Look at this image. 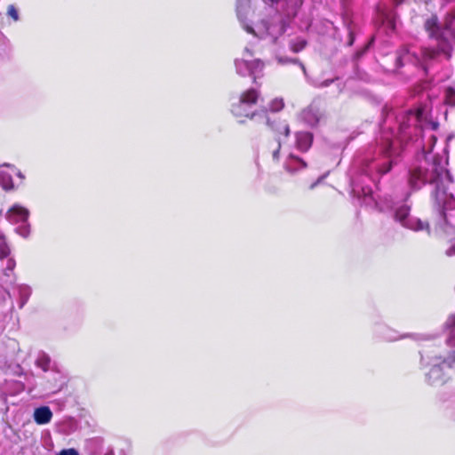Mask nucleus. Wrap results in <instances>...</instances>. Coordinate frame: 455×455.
Masks as SVG:
<instances>
[{"label":"nucleus","instance_id":"f257e3e1","mask_svg":"<svg viewBox=\"0 0 455 455\" xmlns=\"http://www.w3.org/2000/svg\"><path fill=\"white\" fill-rule=\"evenodd\" d=\"M259 96V92L253 88L243 92L238 100L232 103L231 113L237 118H248L250 120L257 118L258 121L260 118H266L267 109L265 108L252 110V108L257 105Z\"/></svg>","mask_w":455,"mask_h":455},{"label":"nucleus","instance_id":"f03ea898","mask_svg":"<svg viewBox=\"0 0 455 455\" xmlns=\"http://www.w3.org/2000/svg\"><path fill=\"white\" fill-rule=\"evenodd\" d=\"M426 164L423 170L429 184L435 185V188L439 185L452 184V179L446 169L447 161L443 160V156H434L431 162Z\"/></svg>","mask_w":455,"mask_h":455},{"label":"nucleus","instance_id":"7ed1b4c3","mask_svg":"<svg viewBox=\"0 0 455 455\" xmlns=\"http://www.w3.org/2000/svg\"><path fill=\"white\" fill-rule=\"evenodd\" d=\"M420 54L424 69L427 71V67L433 62L437 60L440 54H444L447 60L451 58L452 46L450 42L437 43L436 48L432 47H422L420 49Z\"/></svg>","mask_w":455,"mask_h":455},{"label":"nucleus","instance_id":"20e7f679","mask_svg":"<svg viewBox=\"0 0 455 455\" xmlns=\"http://www.w3.org/2000/svg\"><path fill=\"white\" fill-rule=\"evenodd\" d=\"M451 184L439 185L435 188L434 198L435 204L442 209L443 214L445 215L444 212L455 209V196L451 191Z\"/></svg>","mask_w":455,"mask_h":455},{"label":"nucleus","instance_id":"39448f33","mask_svg":"<svg viewBox=\"0 0 455 455\" xmlns=\"http://www.w3.org/2000/svg\"><path fill=\"white\" fill-rule=\"evenodd\" d=\"M259 122L267 125L276 141H281L282 138L286 139L290 135L288 124L276 116H268L267 110L266 111V118H260Z\"/></svg>","mask_w":455,"mask_h":455},{"label":"nucleus","instance_id":"423d86ee","mask_svg":"<svg viewBox=\"0 0 455 455\" xmlns=\"http://www.w3.org/2000/svg\"><path fill=\"white\" fill-rule=\"evenodd\" d=\"M252 56V52L249 49H245L243 58L237 60L235 64L237 68H241L242 66H244L249 70L250 75L253 76V82H255L256 74L260 73L264 69L265 63L259 59H251Z\"/></svg>","mask_w":455,"mask_h":455},{"label":"nucleus","instance_id":"0eeeda50","mask_svg":"<svg viewBox=\"0 0 455 455\" xmlns=\"http://www.w3.org/2000/svg\"><path fill=\"white\" fill-rule=\"evenodd\" d=\"M424 29L427 33L428 37L435 39L437 43L450 42L444 36L439 24L438 17L435 14H432L425 20Z\"/></svg>","mask_w":455,"mask_h":455},{"label":"nucleus","instance_id":"6e6552de","mask_svg":"<svg viewBox=\"0 0 455 455\" xmlns=\"http://www.w3.org/2000/svg\"><path fill=\"white\" fill-rule=\"evenodd\" d=\"M410 214V207L406 205H403L396 209L395 213V218L397 221H399L403 227L413 228L417 230H423L425 228H428V224L427 222H423L421 220L417 221V226L415 227L413 223H411V220H409Z\"/></svg>","mask_w":455,"mask_h":455},{"label":"nucleus","instance_id":"1a4fd4ad","mask_svg":"<svg viewBox=\"0 0 455 455\" xmlns=\"http://www.w3.org/2000/svg\"><path fill=\"white\" fill-rule=\"evenodd\" d=\"M426 175L423 166H416L410 169L407 180L411 189L414 191L419 190L423 186L428 183Z\"/></svg>","mask_w":455,"mask_h":455},{"label":"nucleus","instance_id":"9d476101","mask_svg":"<svg viewBox=\"0 0 455 455\" xmlns=\"http://www.w3.org/2000/svg\"><path fill=\"white\" fill-rule=\"evenodd\" d=\"M28 218V211L18 204L11 207L6 212V219L12 223L25 222Z\"/></svg>","mask_w":455,"mask_h":455},{"label":"nucleus","instance_id":"9b49d317","mask_svg":"<svg viewBox=\"0 0 455 455\" xmlns=\"http://www.w3.org/2000/svg\"><path fill=\"white\" fill-rule=\"evenodd\" d=\"M314 136L309 132H299L296 134V147L301 152H307L312 147Z\"/></svg>","mask_w":455,"mask_h":455},{"label":"nucleus","instance_id":"f8f14e48","mask_svg":"<svg viewBox=\"0 0 455 455\" xmlns=\"http://www.w3.org/2000/svg\"><path fill=\"white\" fill-rule=\"evenodd\" d=\"M52 412L48 406H41L34 411V419L38 425H44L51 421Z\"/></svg>","mask_w":455,"mask_h":455},{"label":"nucleus","instance_id":"ddd939ff","mask_svg":"<svg viewBox=\"0 0 455 455\" xmlns=\"http://www.w3.org/2000/svg\"><path fill=\"white\" fill-rule=\"evenodd\" d=\"M427 376L431 383L440 382L441 384H443L446 381V379L443 377V369L440 365H434L430 369Z\"/></svg>","mask_w":455,"mask_h":455},{"label":"nucleus","instance_id":"4468645a","mask_svg":"<svg viewBox=\"0 0 455 455\" xmlns=\"http://www.w3.org/2000/svg\"><path fill=\"white\" fill-rule=\"evenodd\" d=\"M0 186L7 192L15 188L12 176L5 172H0Z\"/></svg>","mask_w":455,"mask_h":455},{"label":"nucleus","instance_id":"2eb2a0df","mask_svg":"<svg viewBox=\"0 0 455 455\" xmlns=\"http://www.w3.org/2000/svg\"><path fill=\"white\" fill-rule=\"evenodd\" d=\"M443 103L451 108H455V87L448 86L444 91Z\"/></svg>","mask_w":455,"mask_h":455},{"label":"nucleus","instance_id":"dca6fc26","mask_svg":"<svg viewBox=\"0 0 455 455\" xmlns=\"http://www.w3.org/2000/svg\"><path fill=\"white\" fill-rule=\"evenodd\" d=\"M395 164V162L394 160L388 159L386 162H384L383 164H379L376 167V172L379 175H385L392 170V168Z\"/></svg>","mask_w":455,"mask_h":455},{"label":"nucleus","instance_id":"f3484780","mask_svg":"<svg viewBox=\"0 0 455 455\" xmlns=\"http://www.w3.org/2000/svg\"><path fill=\"white\" fill-rule=\"evenodd\" d=\"M11 254V249L6 243L5 235H4V238L0 239V259L7 258Z\"/></svg>","mask_w":455,"mask_h":455},{"label":"nucleus","instance_id":"a211bd4d","mask_svg":"<svg viewBox=\"0 0 455 455\" xmlns=\"http://www.w3.org/2000/svg\"><path fill=\"white\" fill-rule=\"evenodd\" d=\"M50 358L46 355H43L42 357L36 360V365L41 368L44 371H47L50 368Z\"/></svg>","mask_w":455,"mask_h":455},{"label":"nucleus","instance_id":"6ab92c4d","mask_svg":"<svg viewBox=\"0 0 455 455\" xmlns=\"http://www.w3.org/2000/svg\"><path fill=\"white\" fill-rule=\"evenodd\" d=\"M307 41L304 39L298 40L291 44V49L293 52H299L305 49L307 46Z\"/></svg>","mask_w":455,"mask_h":455},{"label":"nucleus","instance_id":"aec40b11","mask_svg":"<svg viewBox=\"0 0 455 455\" xmlns=\"http://www.w3.org/2000/svg\"><path fill=\"white\" fill-rule=\"evenodd\" d=\"M281 141H276L270 154L274 162H278L280 158Z\"/></svg>","mask_w":455,"mask_h":455},{"label":"nucleus","instance_id":"412c9836","mask_svg":"<svg viewBox=\"0 0 455 455\" xmlns=\"http://www.w3.org/2000/svg\"><path fill=\"white\" fill-rule=\"evenodd\" d=\"M455 20V13H449L445 17L443 29L451 31L452 23Z\"/></svg>","mask_w":455,"mask_h":455},{"label":"nucleus","instance_id":"4be33fe9","mask_svg":"<svg viewBox=\"0 0 455 455\" xmlns=\"http://www.w3.org/2000/svg\"><path fill=\"white\" fill-rule=\"evenodd\" d=\"M7 14L11 17L14 21L19 20V13L16 7L13 4H10L7 7Z\"/></svg>","mask_w":455,"mask_h":455},{"label":"nucleus","instance_id":"5701e85b","mask_svg":"<svg viewBox=\"0 0 455 455\" xmlns=\"http://www.w3.org/2000/svg\"><path fill=\"white\" fill-rule=\"evenodd\" d=\"M445 254L448 257L455 256V238L450 241V245L445 251Z\"/></svg>","mask_w":455,"mask_h":455},{"label":"nucleus","instance_id":"b1692460","mask_svg":"<svg viewBox=\"0 0 455 455\" xmlns=\"http://www.w3.org/2000/svg\"><path fill=\"white\" fill-rule=\"evenodd\" d=\"M58 455H79L78 451L74 448L61 450Z\"/></svg>","mask_w":455,"mask_h":455},{"label":"nucleus","instance_id":"393cba45","mask_svg":"<svg viewBox=\"0 0 455 455\" xmlns=\"http://www.w3.org/2000/svg\"><path fill=\"white\" fill-rule=\"evenodd\" d=\"M445 325L447 328L452 330L455 328V315H451L446 323H445Z\"/></svg>","mask_w":455,"mask_h":455},{"label":"nucleus","instance_id":"a878e982","mask_svg":"<svg viewBox=\"0 0 455 455\" xmlns=\"http://www.w3.org/2000/svg\"><path fill=\"white\" fill-rule=\"evenodd\" d=\"M290 157L296 160L297 162L300 163L303 168H306L307 166V163L300 157L296 156L294 155H290Z\"/></svg>","mask_w":455,"mask_h":455},{"label":"nucleus","instance_id":"bb28decb","mask_svg":"<svg viewBox=\"0 0 455 455\" xmlns=\"http://www.w3.org/2000/svg\"><path fill=\"white\" fill-rule=\"evenodd\" d=\"M390 148H391V142H389V143H388L387 148L384 150V154H385L388 158H390V157H391Z\"/></svg>","mask_w":455,"mask_h":455},{"label":"nucleus","instance_id":"cd10ccee","mask_svg":"<svg viewBox=\"0 0 455 455\" xmlns=\"http://www.w3.org/2000/svg\"><path fill=\"white\" fill-rule=\"evenodd\" d=\"M14 266H15L14 260L13 259H9L8 260L7 268L12 270Z\"/></svg>","mask_w":455,"mask_h":455},{"label":"nucleus","instance_id":"c85d7f7f","mask_svg":"<svg viewBox=\"0 0 455 455\" xmlns=\"http://www.w3.org/2000/svg\"><path fill=\"white\" fill-rule=\"evenodd\" d=\"M422 114H423V110L421 108H418L416 110V116H417L418 118H420Z\"/></svg>","mask_w":455,"mask_h":455},{"label":"nucleus","instance_id":"c756f323","mask_svg":"<svg viewBox=\"0 0 455 455\" xmlns=\"http://www.w3.org/2000/svg\"><path fill=\"white\" fill-rule=\"evenodd\" d=\"M349 36H350V41H349L348 44H349V45H351V44H353V41H354L353 34H352V33H350V34H349Z\"/></svg>","mask_w":455,"mask_h":455},{"label":"nucleus","instance_id":"7c9ffc66","mask_svg":"<svg viewBox=\"0 0 455 455\" xmlns=\"http://www.w3.org/2000/svg\"><path fill=\"white\" fill-rule=\"evenodd\" d=\"M17 176H18L19 178H20L21 180H24V179H25V176L21 173V172H20V171H19V172H18Z\"/></svg>","mask_w":455,"mask_h":455},{"label":"nucleus","instance_id":"2f4dec72","mask_svg":"<svg viewBox=\"0 0 455 455\" xmlns=\"http://www.w3.org/2000/svg\"><path fill=\"white\" fill-rule=\"evenodd\" d=\"M279 0H265L266 3L274 4L277 3Z\"/></svg>","mask_w":455,"mask_h":455},{"label":"nucleus","instance_id":"473e14b6","mask_svg":"<svg viewBox=\"0 0 455 455\" xmlns=\"http://www.w3.org/2000/svg\"><path fill=\"white\" fill-rule=\"evenodd\" d=\"M403 1H404V0H394L395 4L396 5L401 4Z\"/></svg>","mask_w":455,"mask_h":455},{"label":"nucleus","instance_id":"72a5a7b5","mask_svg":"<svg viewBox=\"0 0 455 455\" xmlns=\"http://www.w3.org/2000/svg\"><path fill=\"white\" fill-rule=\"evenodd\" d=\"M2 166L12 167V165L10 164L4 163V164H2Z\"/></svg>","mask_w":455,"mask_h":455},{"label":"nucleus","instance_id":"f704fd0d","mask_svg":"<svg viewBox=\"0 0 455 455\" xmlns=\"http://www.w3.org/2000/svg\"><path fill=\"white\" fill-rule=\"evenodd\" d=\"M451 36H453L454 40H455V30L454 31H451Z\"/></svg>","mask_w":455,"mask_h":455}]
</instances>
